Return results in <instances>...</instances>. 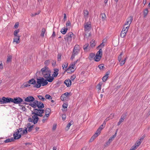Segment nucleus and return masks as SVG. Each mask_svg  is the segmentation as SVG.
Returning <instances> with one entry per match:
<instances>
[{
    "label": "nucleus",
    "instance_id": "nucleus-1",
    "mask_svg": "<svg viewBox=\"0 0 150 150\" xmlns=\"http://www.w3.org/2000/svg\"><path fill=\"white\" fill-rule=\"evenodd\" d=\"M40 73L42 74L43 76L50 82H52L54 79L53 77L51 76V71L47 66H45L42 69Z\"/></svg>",
    "mask_w": 150,
    "mask_h": 150
},
{
    "label": "nucleus",
    "instance_id": "nucleus-2",
    "mask_svg": "<svg viewBox=\"0 0 150 150\" xmlns=\"http://www.w3.org/2000/svg\"><path fill=\"white\" fill-rule=\"evenodd\" d=\"M47 79L45 80L43 77H41L40 79H37V83L34 86V87L37 88H40L41 86H45L48 84Z\"/></svg>",
    "mask_w": 150,
    "mask_h": 150
},
{
    "label": "nucleus",
    "instance_id": "nucleus-3",
    "mask_svg": "<svg viewBox=\"0 0 150 150\" xmlns=\"http://www.w3.org/2000/svg\"><path fill=\"white\" fill-rule=\"evenodd\" d=\"M73 35V34L71 32L68 33L64 37V39L66 42H67L68 44H69L72 40V37Z\"/></svg>",
    "mask_w": 150,
    "mask_h": 150
},
{
    "label": "nucleus",
    "instance_id": "nucleus-4",
    "mask_svg": "<svg viewBox=\"0 0 150 150\" xmlns=\"http://www.w3.org/2000/svg\"><path fill=\"white\" fill-rule=\"evenodd\" d=\"M32 114L33 115L32 117V118H29L28 120L29 122H33L34 124H35L37 123L39 120V118L37 116L35 112H34L33 111H32Z\"/></svg>",
    "mask_w": 150,
    "mask_h": 150
},
{
    "label": "nucleus",
    "instance_id": "nucleus-5",
    "mask_svg": "<svg viewBox=\"0 0 150 150\" xmlns=\"http://www.w3.org/2000/svg\"><path fill=\"white\" fill-rule=\"evenodd\" d=\"M133 20V17L130 16L126 20V21L123 27H127L128 29L130 25Z\"/></svg>",
    "mask_w": 150,
    "mask_h": 150
},
{
    "label": "nucleus",
    "instance_id": "nucleus-6",
    "mask_svg": "<svg viewBox=\"0 0 150 150\" xmlns=\"http://www.w3.org/2000/svg\"><path fill=\"white\" fill-rule=\"evenodd\" d=\"M23 101V99L19 97H16L14 98H12L11 102H13L15 104H21Z\"/></svg>",
    "mask_w": 150,
    "mask_h": 150
},
{
    "label": "nucleus",
    "instance_id": "nucleus-7",
    "mask_svg": "<svg viewBox=\"0 0 150 150\" xmlns=\"http://www.w3.org/2000/svg\"><path fill=\"white\" fill-rule=\"evenodd\" d=\"M69 67L67 68L68 66H62L63 69L64 68H67V69L66 70L67 72L68 73H71L72 72H73L76 69V66H68Z\"/></svg>",
    "mask_w": 150,
    "mask_h": 150
},
{
    "label": "nucleus",
    "instance_id": "nucleus-8",
    "mask_svg": "<svg viewBox=\"0 0 150 150\" xmlns=\"http://www.w3.org/2000/svg\"><path fill=\"white\" fill-rule=\"evenodd\" d=\"M84 30L87 32L89 31L91 29V23L90 22L85 23L84 24Z\"/></svg>",
    "mask_w": 150,
    "mask_h": 150
},
{
    "label": "nucleus",
    "instance_id": "nucleus-9",
    "mask_svg": "<svg viewBox=\"0 0 150 150\" xmlns=\"http://www.w3.org/2000/svg\"><path fill=\"white\" fill-rule=\"evenodd\" d=\"M98 129H97L95 134L90 139L89 141L90 142H92L100 134L101 131L99 130L98 131Z\"/></svg>",
    "mask_w": 150,
    "mask_h": 150
},
{
    "label": "nucleus",
    "instance_id": "nucleus-10",
    "mask_svg": "<svg viewBox=\"0 0 150 150\" xmlns=\"http://www.w3.org/2000/svg\"><path fill=\"white\" fill-rule=\"evenodd\" d=\"M128 29L127 27L123 28L120 34V36L122 38H124L125 36Z\"/></svg>",
    "mask_w": 150,
    "mask_h": 150
},
{
    "label": "nucleus",
    "instance_id": "nucleus-11",
    "mask_svg": "<svg viewBox=\"0 0 150 150\" xmlns=\"http://www.w3.org/2000/svg\"><path fill=\"white\" fill-rule=\"evenodd\" d=\"M116 135L117 132H116L115 134L110 138L108 141L106 142L105 144V146H108L114 139V138L116 136Z\"/></svg>",
    "mask_w": 150,
    "mask_h": 150
},
{
    "label": "nucleus",
    "instance_id": "nucleus-12",
    "mask_svg": "<svg viewBox=\"0 0 150 150\" xmlns=\"http://www.w3.org/2000/svg\"><path fill=\"white\" fill-rule=\"evenodd\" d=\"M50 63H51L52 66H55L56 64V61L53 60H48L46 61L45 62L46 66L50 64Z\"/></svg>",
    "mask_w": 150,
    "mask_h": 150
},
{
    "label": "nucleus",
    "instance_id": "nucleus-13",
    "mask_svg": "<svg viewBox=\"0 0 150 150\" xmlns=\"http://www.w3.org/2000/svg\"><path fill=\"white\" fill-rule=\"evenodd\" d=\"M12 98L3 97V104L11 102Z\"/></svg>",
    "mask_w": 150,
    "mask_h": 150
},
{
    "label": "nucleus",
    "instance_id": "nucleus-14",
    "mask_svg": "<svg viewBox=\"0 0 150 150\" xmlns=\"http://www.w3.org/2000/svg\"><path fill=\"white\" fill-rule=\"evenodd\" d=\"M13 135L15 139H18L21 137V135L19 133H18L17 130L14 133Z\"/></svg>",
    "mask_w": 150,
    "mask_h": 150
},
{
    "label": "nucleus",
    "instance_id": "nucleus-15",
    "mask_svg": "<svg viewBox=\"0 0 150 150\" xmlns=\"http://www.w3.org/2000/svg\"><path fill=\"white\" fill-rule=\"evenodd\" d=\"M35 98L32 96H29L25 99V101L27 102H33L35 100Z\"/></svg>",
    "mask_w": 150,
    "mask_h": 150
},
{
    "label": "nucleus",
    "instance_id": "nucleus-16",
    "mask_svg": "<svg viewBox=\"0 0 150 150\" xmlns=\"http://www.w3.org/2000/svg\"><path fill=\"white\" fill-rule=\"evenodd\" d=\"M42 109H34V112H36L38 114H43L44 112V110Z\"/></svg>",
    "mask_w": 150,
    "mask_h": 150
},
{
    "label": "nucleus",
    "instance_id": "nucleus-17",
    "mask_svg": "<svg viewBox=\"0 0 150 150\" xmlns=\"http://www.w3.org/2000/svg\"><path fill=\"white\" fill-rule=\"evenodd\" d=\"M64 83L65 84L67 87H69L71 86V81L70 79H68L64 81Z\"/></svg>",
    "mask_w": 150,
    "mask_h": 150
},
{
    "label": "nucleus",
    "instance_id": "nucleus-18",
    "mask_svg": "<svg viewBox=\"0 0 150 150\" xmlns=\"http://www.w3.org/2000/svg\"><path fill=\"white\" fill-rule=\"evenodd\" d=\"M20 36H14L13 38V42H16L17 44L19 43L20 42Z\"/></svg>",
    "mask_w": 150,
    "mask_h": 150
},
{
    "label": "nucleus",
    "instance_id": "nucleus-19",
    "mask_svg": "<svg viewBox=\"0 0 150 150\" xmlns=\"http://www.w3.org/2000/svg\"><path fill=\"white\" fill-rule=\"evenodd\" d=\"M78 45H76L75 46L73 52V53L74 54H75L76 55L78 53L79 50L78 48Z\"/></svg>",
    "mask_w": 150,
    "mask_h": 150
},
{
    "label": "nucleus",
    "instance_id": "nucleus-20",
    "mask_svg": "<svg viewBox=\"0 0 150 150\" xmlns=\"http://www.w3.org/2000/svg\"><path fill=\"white\" fill-rule=\"evenodd\" d=\"M34 101L33 103H31L30 105L33 108H35V109H36L35 108L37 107V104L38 103V101L36 100H34Z\"/></svg>",
    "mask_w": 150,
    "mask_h": 150
},
{
    "label": "nucleus",
    "instance_id": "nucleus-21",
    "mask_svg": "<svg viewBox=\"0 0 150 150\" xmlns=\"http://www.w3.org/2000/svg\"><path fill=\"white\" fill-rule=\"evenodd\" d=\"M59 70L58 69H54V72L53 74L52 75L53 77H56L58 74V71Z\"/></svg>",
    "mask_w": 150,
    "mask_h": 150
},
{
    "label": "nucleus",
    "instance_id": "nucleus-22",
    "mask_svg": "<svg viewBox=\"0 0 150 150\" xmlns=\"http://www.w3.org/2000/svg\"><path fill=\"white\" fill-rule=\"evenodd\" d=\"M38 103L37 105V106L38 109H42L44 108V105L42 102L38 101Z\"/></svg>",
    "mask_w": 150,
    "mask_h": 150
},
{
    "label": "nucleus",
    "instance_id": "nucleus-23",
    "mask_svg": "<svg viewBox=\"0 0 150 150\" xmlns=\"http://www.w3.org/2000/svg\"><path fill=\"white\" fill-rule=\"evenodd\" d=\"M33 126L34 125H31V124L30 123H28L27 125V129H28V131L29 132L31 131L32 130Z\"/></svg>",
    "mask_w": 150,
    "mask_h": 150
},
{
    "label": "nucleus",
    "instance_id": "nucleus-24",
    "mask_svg": "<svg viewBox=\"0 0 150 150\" xmlns=\"http://www.w3.org/2000/svg\"><path fill=\"white\" fill-rule=\"evenodd\" d=\"M110 73V71H108L106 72V74L105 76H104L102 80L103 81L105 82L106 81L108 77V75H109Z\"/></svg>",
    "mask_w": 150,
    "mask_h": 150
},
{
    "label": "nucleus",
    "instance_id": "nucleus-25",
    "mask_svg": "<svg viewBox=\"0 0 150 150\" xmlns=\"http://www.w3.org/2000/svg\"><path fill=\"white\" fill-rule=\"evenodd\" d=\"M88 12L87 10H85L83 11V15L84 18H85L86 20L88 18Z\"/></svg>",
    "mask_w": 150,
    "mask_h": 150
},
{
    "label": "nucleus",
    "instance_id": "nucleus-26",
    "mask_svg": "<svg viewBox=\"0 0 150 150\" xmlns=\"http://www.w3.org/2000/svg\"><path fill=\"white\" fill-rule=\"evenodd\" d=\"M73 124V122L72 120H71L70 122L67 125L66 127L65 128V130L66 131L68 130L69 129L70 126Z\"/></svg>",
    "mask_w": 150,
    "mask_h": 150
},
{
    "label": "nucleus",
    "instance_id": "nucleus-27",
    "mask_svg": "<svg viewBox=\"0 0 150 150\" xmlns=\"http://www.w3.org/2000/svg\"><path fill=\"white\" fill-rule=\"evenodd\" d=\"M51 110L49 108H46L45 110V113L46 116L47 117H48L49 115V113L50 112Z\"/></svg>",
    "mask_w": 150,
    "mask_h": 150
},
{
    "label": "nucleus",
    "instance_id": "nucleus-28",
    "mask_svg": "<svg viewBox=\"0 0 150 150\" xmlns=\"http://www.w3.org/2000/svg\"><path fill=\"white\" fill-rule=\"evenodd\" d=\"M67 30L68 28L64 27L61 29L60 31L62 34H65L67 32Z\"/></svg>",
    "mask_w": 150,
    "mask_h": 150
},
{
    "label": "nucleus",
    "instance_id": "nucleus-29",
    "mask_svg": "<svg viewBox=\"0 0 150 150\" xmlns=\"http://www.w3.org/2000/svg\"><path fill=\"white\" fill-rule=\"evenodd\" d=\"M36 81L35 80L33 79H32L28 81V83L32 84H36Z\"/></svg>",
    "mask_w": 150,
    "mask_h": 150
},
{
    "label": "nucleus",
    "instance_id": "nucleus-30",
    "mask_svg": "<svg viewBox=\"0 0 150 150\" xmlns=\"http://www.w3.org/2000/svg\"><path fill=\"white\" fill-rule=\"evenodd\" d=\"M101 58V56L96 55L94 57V59L95 61L98 62L100 60Z\"/></svg>",
    "mask_w": 150,
    "mask_h": 150
},
{
    "label": "nucleus",
    "instance_id": "nucleus-31",
    "mask_svg": "<svg viewBox=\"0 0 150 150\" xmlns=\"http://www.w3.org/2000/svg\"><path fill=\"white\" fill-rule=\"evenodd\" d=\"M96 55L101 56L102 57V50L101 49H99V50L97 52Z\"/></svg>",
    "mask_w": 150,
    "mask_h": 150
},
{
    "label": "nucleus",
    "instance_id": "nucleus-32",
    "mask_svg": "<svg viewBox=\"0 0 150 150\" xmlns=\"http://www.w3.org/2000/svg\"><path fill=\"white\" fill-rule=\"evenodd\" d=\"M141 143V141H139V140L137 141L134 145L137 148L138 146Z\"/></svg>",
    "mask_w": 150,
    "mask_h": 150
},
{
    "label": "nucleus",
    "instance_id": "nucleus-33",
    "mask_svg": "<svg viewBox=\"0 0 150 150\" xmlns=\"http://www.w3.org/2000/svg\"><path fill=\"white\" fill-rule=\"evenodd\" d=\"M14 140V139L13 138H11L10 139H6L5 140L4 142L5 143H8L9 142H12Z\"/></svg>",
    "mask_w": 150,
    "mask_h": 150
},
{
    "label": "nucleus",
    "instance_id": "nucleus-34",
    "mask_svg": "<svg viewBox=\"0 0 150 150\" xmlns=\"http://www.w3.org/2000/svg\"><path fill=\"white\" fill-rule=\"evenodd\" d=\"M96 44V42L94 40H92L90 43V45L92 47L95 46Z\"/></svg>",
    "mask_w": 150,
    "mask_h": 150
},
{
    "label": "nucleus",
    "instance_id": "nucleus-35",
    "mask_svg": "<svg viewBox=\"0 0 150 150\" xmlns=\"http://www.w3.org/2000/svg\"><path fill=\"white\" fill-rule=\"evenodd\" d=\"M19 32V30L17 29L14 32V36H19V35H18V33Z\"/></svg>",
    "mask_w": 150,
    "mask_h": 150
},
{
    "label": "nucleus",
    "instance_id": "nucleus-36",
    "mask_svg": "<svg viewBox=\"0 0 150 150\" xmlns=\"http://www.w3.org/2000/svg\"><path fill=\"white\" fill-rule=\"evenodd\" d=\"M23 129L22 128H19L18 129H17V132L18 133H20V134L21 135V134H23Z\"/></svg>",
    "mask_w": 150,
    "mask_h": 150
},
{
    "label": "nucleus",
    "instance_id": "nucleus-37",
    "mask_svg": "<svg viewBox=\"0 0 150 150\" xmlns=\"http://www.w3.org/2000/svg\"><path fill=\"white\" fill-rule=\"evenodd\" d=\"M12 58V57L11 55H9L8 56V57L7 59V62L8 63L10 62Z\"/></svg>",
    "mask_w": 150,
    "mask_h": 150
},
{
    "label": "nucleus",
    "instance_id": "nucleus-38",
    "mask_svg": "<svg viewBox=\"0 0 150 150\" xmlns=\"http://www.w3.org/2000/svg\"><path fill=\"white\" fill-rule=\"evenodd\" d=\"M45 32V28H42V30L41 33V35L42 37H43L44 36Z\"/></svg>",
    "mask_w": 150,
    "mask_h": 150
},
{
    "label": "nucleus",
    "instance_id": "nucleus-39",
    "mask_svg": "<svg viewBox=\"0 0 150 150\" xmlns=\"http://www.w3.org/2000/svg\"><path fill=\"white\" fill-rule=\"evenodd\" d=\"M126 58H125L123 60H121V61H120V62H120V64L122 65H124L125 63L126 60Z\"/></svg>",
    "mask_w": 150,
    "mask_h": 150
},
{
    "label": "nucleus",
    "instance_id": "nucleus-40",
    "mask_svg": "<svg viewBox=\"0 0 150 150\" xmlns=\"http://www.w3.org/2000/svg\"><path fill=\"white\" fill-rule=\"evenodd\" d=\"M38 97L39 99L42 100V101L46 100V99L41 95H39L38 96Z\"/></svg>",
    "mask_w": 150,
    "mask_h": 150
},
{
    "label": "nucleus",
    "instance_id": "nucleus-41",
    "mask_svg": "<svg viewBox=\"0 0 150 150\" xmlns=\"http://www.w3.org/2000/svg\"><path fill=\"white\" fill-rule=\"evenodd\" d=\"M148 13V10L147 9H145L144 11V17H145L147 14Z\"/></svg>",
    "mask_w": 150,
    "mask_h": 150
},
{
    "label": "nucleus",
    "instance_id": "nucleus-42",
    "mask_svg": "<svg viewBox=\"0 0 150 150\" xmlns=\"http://www.w3.org/2000/svg\"><path fill=\"white\" fill-rule=\"evenodd\" d=\"M101 85L102 83H98V84L97 86V88L98 89L100 90L101 87Z\"/></svg>",
    "mask_w": 150,
    "mask_h": 150
},
{
    "label": "nucleus",
    "instance_id": "nucleus-43",
    "mask_svg": "<svg viewBox=\"0 0 150 150\" xmlns=\"http://www.w3.org/2000/svg\"><path fill=\"white\" fill-rule=\"evenodd\" d=\"M104 40L103 41V42L100 45H99L98 47L101 48H103L104 46Z\"/></svg>",
    "mask_w": 150,
    "mask_h": 150
},
{
    "label": "nucleus",
    "instance_id": "nucleus-44",
    "mask_svg": "<svg viewBox=\"0 0 150 150\" xmlns=\"http://www.w3.org/2000/svg\"><path fill=\"white\" fill-rule=\"evenodd\" d=\"M101 16H102V20L103 21L105 20V19L106 18L105 14L104 13L101 14Z\"/></svg>",
    "mask_w": 150,
    "mask_h": 150
},
{
    "label": "nucleus",
    "instance_id": "nucleus-45",
    "mask_svg": "<svg viewBox=\"0 0 150 150\" xmlns=\"http://www.w3.org/2000/svg\"><path fill=\"white\" fill-rule=\"evenodd\" d=\"M46 99H52V98L51 96L49 94H46L45 96Z\"/></svg>",
    "mask_w": 150,
    "mask_h": 150
},
{
    "label": "nucleus",
    "instance_id": "nucleus-46",
    "mask_svg": "<svg viewBox=\"0 0 150 150\" xmlns=\"http://www.w3.org/2000/svg\"><path fill=\"white\" fill-rule=\"evenodd\" d=\"M122 52L121 53L120 55L118 57V60L119 61V62H120V61L121 60V59L122 58Z\"/></svg>",
    "mask_w": 150,
    "mask_h": 150
},
{
    "label": "nucleus",
    "instance_id": "nucleus-47",
    "mask_svg": "<svg viewBox=\"0 0 150 150\" xmlns=\"http://www.w3.org/2000/svg\"><path fill=\"white\" fill-rule=\"evenodd\" d=\"M76 77V75H73L71 77L70 80L71 81H73L74 80Z\"/></svg>",
    "mask_w": 150,
    "mask_h": 150
},
{
    "label": "nucleus",
    "instance_id": "nucleus-48",
    "mask_svg": "<svg viewBox=\"0 0 150 150\" xmlns=\"http://www.w3.org/2000/svg\"><path fill=\"white\" fill-rule=\"evenodd\" d=\"M47 117H46V116L45 115L43 117V119L42 120V122L43 123H44L45 121L47 120Z\"/></svg>",
    "mask_w": 150,
    "mask_h": 150
},
{
    "label": "nucleus",
    "instance_id": "nucleus-49",
    "mask_svg": "<svg viewBox=\"0 0 150 150\" xmlns=\"http://www.w3.org/2000/svg\"><path fill=\"white\" fill-rule=\"evenodd\" d=\"M40 11H38V13H32L31 15V16L32 17L36 15L39 14L40 13Z\"/></svg>",
    "mask_w": 150,
    "mask_h": 150
},
{
    "label": "nucleus",
    "instance_id": "nucleus-50",
    "mask_svg": "<svg viewBox=\"0 0 150 150\" xmlns=\"http://www.w3.org/2000/svg\"><path fill=\"white\" fill-rule=\"evenodd\" d=\"M69 95V93L68 92L65 93L64 94H62V97H65L66 98Z\"/></svg>",
    "mask_w": 150,
    "mask_h": 150
},
{
    "label": "nucleus",
    "instance_id": "nucleus-51",
    "mask_svg": "<svg viewBox=\"0 0 150 150\" xmlns=\"http://www.w3.org/2000/svg\"><path fill=\"white\" fill-rule=\"evenodd\" d=\"M29 83L28 82V83H25L23 84V85L24 87H27L28 86H29L30 85L29 84Z\"/></svg>",
    "mask_w": 150,
    "mask_h": 150
},
{
    "label": "nucleus",
    "instance_id": "nucleus-52",
    "mask_svg": "<svg viewBox=\"0 0 150 150\" xmlns=\"http://www.w3.org/2000/svg\"><path fill=\"white\" fill-rule=\"evenodd\" d=\"M103 125H100L99 128H98V131L99 130L100 131L101 130L103 129Z\"/></svg>",
    "mask_w": 150,
    "mask_h": 150
},
{
    "label": "nucleus",
    "instance_id": "nucleus-53",
    "mask_svg": "<svg viewBox=\"0 0 150 150\" xmlns=\"http://www.w3.org/2000/svg\"><path fill=\"white\" fill-rule=\"evenodd\" d=\"M114 116V113H111L110 114V116H109V118H110V119H112Z\"/></svg>",
    "mask_w": 150,
    "mask_h": 150
},
{
    "label": "nucleus",
    "instance_id": "nucleus-54",
    "mask_svg": "<svg viewBox=\"0 0 150 150\" xmlns=\"http://www.w3.org/2000/svg\"><path fill=\"white\" fill-rule=\"evenodd\" d=\"M61 55L60 54H58L57 59L58 61H60L61 60Z\"/></svg>",
    "mask_w": 150,
    "mask_h": 150
},
{
    "label": "nucleus",
    "instance_id": "nucleus-55",
    "mask_svg": "<svg viewBox=\"0 0 150 150\" xmlns=\"http://www.w3.org/2000/svg\"><path fill=\"white\" fill-rule=\"evenodd\" d=\"M124 121V120H123L122 119L120 118L119 120V122L117 123V125H119L121 123Z\"/></svg>",
    "mask_w": 150,
    "mask_h": 150
},
{
    "label": "nucleus",
    "instance_id": "nucleus-56",
    "mask_svg": "<svg viewBox=\"0 0 150 150\" xmlns=\"http://www.w3.org/2000/svg\"><path fill=\"white\" fill-rule=\"evenodd\" d=\"M126 115L125 114H123L121 116V119H123V120H124V119H125L126 117Z\"/></svg>",
    "mask_w": 150,
    "mask_h": 150
},
{
    "label": "nucleus",
    "instance_id": "nucleus-57",
    "mask_svg": "<svg viewBox=\"0 0 150 150\" xmlns=\"http://www.w3.org/2000/svg\"><path fill=\"white\" fill-rule=\"evenodd\" d=\"M145 135H144L142 136V137H141L140 139H139V141H141V142H142V141L144 139V138L145 137Z\"/></svg>",
    "mask_w": 150,
    "mask_h": 150
},
{
    "label": "nucleus",
    "instance_id": "nucleus-58",
    "mask_svg": "<svg viewBox=\"0 0 150 150\" xmlns=\"http://www.w3.org/2000/svg\"><path fill=\"white\" fill-rule=\"evenodd\" d=\"M71 23L70 21H67L66 23V25L67 27L69 26L70 25Z\"/></svg>",
    "mask_w": 150,
    "mask_h": 150
},
{
    "label": "nucleus",
    "instance_id": "nucleus-59",
    "mask_svg": "<svg viewBox=\"0 0 150 150\" xmlns=\"http://www.w3.org/2000/svg\"><path fill=\"white\" fill-rule=\"evenodd\" d=\"M19 23L18 22H17L15 24V25L14 26V27L15 28H18V26H19Z\"/></svg>",
    "mask_w": 150,
    "mask_h": 150
},
{
    "label": "nucleus",
    "instance_id": "nucleus-60",
    "mask_svg": "<svg viewBox=\"0 0 150 150\" xmlns=\"http://www.w3.org/2000/svg\"><path fill=\"white\" fill-rule=\"evenodd\" d=\"M62 118L63 120H65L66 117V115L65 114H63L62 115Z\"/></svg>",
    "mask_w": 150,
    "mask_h": 150
},
{
    "label": "nucleus",
    "instance_id": "nucleus-61",
    "mask_svg": "<svg viewBox=\"0 0 150 150\" xmlns=\"http://www.w3.org/2000/svg\"><path fill=\"white\" fill-rule=\"evenodd\" d=\"M23 134H27V129L26 128H25V129L23 130Z\"/></svg>",
    "mask_w": 150,
    "mask_h": 150
},
{
    "label": "nucleus",
    "instance_id": "nucleus-62",
    "mask_svg": "<svg viewBox=\"0 0 150 150\" xmlns=\"http://www.w3.org/2000/svg\"><path fill=\"white\" fill-rule=\"evenodd\" d=\"M137 148L134 145L129 150H135Z\"/></svg>",
    "mask_w": 150,
    "mask_h": 150
},
{
    "label": "nucleus",
    "instance_id": "nucleus-63",
    "mask_svg": "<svg viewBox=\"0 0 150 150\" xmlns=\"http://www.w3.org/2000/svg\"><path fill=\"white\" fill-rule=\"evenodd\" d=\"M88 46V44H85L83 46V49L84 50H86L87 48V47Z\"/></svg>",
    "mask_w": 150,
    "mask_h": 150
},
{
    "label": "nucleus",
    "instance_id": "nucleus-64",
    "mask_svg": "<svg viewBox=\"0 0 150 150\" xmlns=\"http://www.w3.org/2000/svg\"><path fill=\"white\" fill-rule=\"evenodd\" d=\"M79 61L78 60H77L76 61L73 62L72 64H71L70 66H75V65L77 64L76 63Z\"/></svg>",
    "mask_w": 150,
    "mask_h": 150
}]
</instances>
